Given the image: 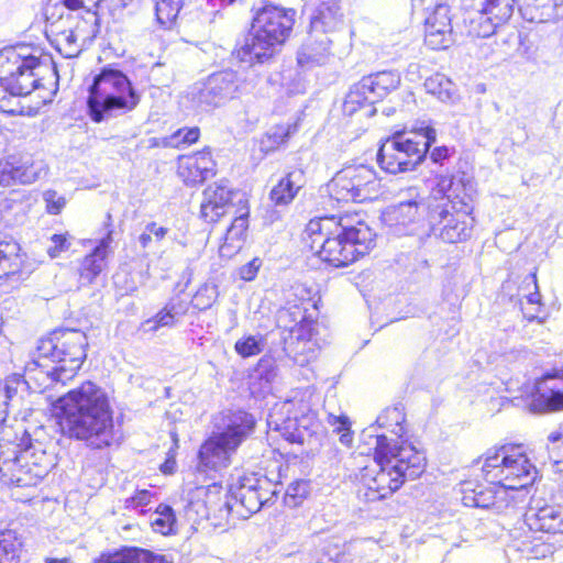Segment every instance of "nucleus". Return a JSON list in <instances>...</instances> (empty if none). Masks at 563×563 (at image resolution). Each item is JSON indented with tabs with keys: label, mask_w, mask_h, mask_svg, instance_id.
Instances as JSON below:
<instances>
[{
	"label": "nucleus",
	"mask_w": 563,
	"mask_h": 563,
	"mask_svg": "<svg viewBox=\"0 0 563 563\" xmlns=\"http://www.w3.org/2000/svg\"><path fill=\"white\" fill-rule=\"evenodd\" d=\"M54 408L65 437L93 450L119 444L108 394L93 382L70 389L55 401Z\"/></svg>",
	"instance_id": "nucleus-1"
},
{
	"label": "nucleus",
	"mask_w": 563,
	"mask_h": 563,
	"mask_svg": "<svg viewBox=\"0 0 563 563\" xmlns=\"http://www.w3.org/2000/svg\"><path fill=\"white\" fill-rule=\"evenodd\" d=\"M0 422V474L3 482L19 487L36 486L56 465L54 443L43 428L30 433Z\"/></svg>",
	"instance_id": "nucleus-2"
},
{
	"label": "nucleus",
	"mask_w": 563,
	"mask_h": 563,
	"mask_svg": "<svg viewBox=\"0 0 563 563\" xmlns=\"http://www.w3.org/2000/svg\"><path fill=\"white\" fill-rule=\"evenodd\" d=\"M306 244L321 261L333 267H345L366 255L375 245V233L363 221L352 223L349 216L310 220Z\"/></svg>",
	"instance_id": "nucleus-3"
},
{
	"label": "nucleus",
	"mask_w": 563,
	"mask_h": 563,
	"mask_svg": "<svg viewBox=\"0 0 563 563\" xmlns=\"http://www.w3.org/2000/svg\"><path fill=\"white\" fill-rule=\"evenodd\" d=\"M222 487L213 484L207 488H199L197 494H205V500H191L186 507L187 516L194 512L199 518L208 519L211 514L229 515L236 512L242 518H249L261 508L273 501L278 494L277 485L266 476L256 473L244 474L230 485V497L224 494L221 498Z\"/></svg>",
	"instance_id": "nucleus-4"
},
{
	"label": "nucleus",
	"mask_w": 563,
	"mask_h": 563,
	"mask_svg": "<svg viewBox=\"0 0 563 563\" xmlns=\"http://www.w3.org/2000/svg\"><path fill=\"white\" fill-rule=\"evenodd\" d=\"M374 441L375 461L379 471L375 476H363L367 501L386 498L400 488L407 479L418 478L426 468V456L407 441L391 444L385 434H371Z\"/></svg>",
	"instance_id": "nucleus-5"
},
{
	"label": "nucleus",
	"mask_w": 563,
	"mask_h": 563,
	"mask_svg": "<svg viewBox=\"0 0 563 563\" xmlns=\"http://www.w3.org/2000/svg\"><path fill=\"white\" fill-rule=\"evenodd\" d=\"M87 346V335L80 330L55 331L38 342L37 357L27 363L26 373L31 379L42 380L44 388L57 383L65 385L81 367Z\"/></svg>",
	"instance_id": "nucleus-6"
},
{
	"label": "nucleus",
	"mask_w": 563,
	"mask_h": 563,
	"mask_svg": "<svg viewBox=\"0 0 563 563\" xmlns=\"http://www.w3.org/2000/svg\"><path fill=\"white\" fill-rule=\"evenodd\" d=\"M295 15L294 9L263 0V5L254 11L250 31L236 42L233 56L250 65L268 62L288 38Z\"/></svg>",
	"instance_id": "nucleus-7"
},
{
	"label": "nucleus",
	"mask_w": 563,
	"mask_h": 563,
	"mask_svg": "<svg viewBox=\"0 0 563 563\" xmlns=\"http://www.w3.org/2000/svg\"><path fill=\"white\" fill-rule=\"evenodd\" d=\"M439 186L446 192V201L429 205V223L432 233L446 243H457L471 236L474 218L472 207L474 188L463 177L443 178Z\"/></svg>",
	"instance_id": "nucleus-8"
},
{
	"label": "nucleus",
	"mask_w": 563,
	"mask_h": 563,
	"mask_svg": "<svg viewBox=\"0 0 563 563\" xmlns=\"http://www.w3.org/2000/svg\"><path fill=\"white\" fill-rule=\"evenodd\" d=\"M317 405L318 398L313 390L310 388L296 390L289 399L272 409L267 424L287 442L312 449L322 432L316 410Z\"/></svg>",
	"instance_id": "nucleus-9"
},
{
	"label": "nucleus",
	"mask_w": 563,
	"mask_h": 563,
	"mask_svg": "<svg viewBox=\"0 0 563 563\" xmlns=\"http://www.w3.org/2000/svg\"><path fill=\"white\" fill-rule=\"evenodd\" d=\"M140 102L128 76L112 67H103L93 77L87 99L88 112L93 122L132 111Z\"/></svg>",
	"instance_id": "nucleus-10"
},
{
	"label": "nucleus",
	"mask_w": 563,
	"mask_h": 563,
	"mask_svg": "<svg viewBox=\"0 0 563 563\" xmlns=\"http://www.w3.org/2000/svg\"><path fill=\"white\" fill-rule=\"evenodd\" d=\"M254 417L243 410L230 411L223 417V429L210 435L200 446L199 464L218 470L231 464L238 448L253 432Z\"/></svg>",
	"instance_id": "nucleus-11"
},
{
	"label": "nucleus",
	"mask_w": 563,
	"mask_h": 563,
	"mask_svg": "<svg viewBox=\"0 0 563 563\" xmlns=\"http://www.w3.org/2000/svg\"><path fill=\"white\" fill-rule=\"evenodd\" d=\"M433 128L422 129V133L397 132L379 147L377 162L382 169L390 174L412 170L426 157L429 147L435 142Z\"/></svg>",
	"instance_id": "nucleus-12"
},
{
	"label": "nucleus",
	"mask_w": 563,
	"mask_h": 563,
	"mask_svg": "<svg viewBox=\"0 0 563 563\" xmlns=\"http://www.w3.org/2000/svg\"><path fill=\"white\" fill-rule=\"evenodd\" d=\"M40 58L24 55L14 48L0 53V109L7 111L5 106L11 97L27 96L40 87Z\"/></svg>",
	"instance_id": "nucleus-13"
},
{
	"label": "nucleus",
	"mask_w": 563,
	"mask_h": 563,
	"mask_svg": "<svg viewBox=\"0 0 563 563\" xmlns=\"http://www.w3.org/2000/svg\"><path fill=\"white\" fill-rule=\"evenodd\" d=\"M533 470L519 449L508 445L488 450L482 467L484 477L490 485H500L507 492L530 485L534 478Z\"/></svg>",
	"instance_id": "nucleus-14"
},
{
	"label": "nucleus",
	"mask_w": 563,
	"mask_h": 563,
	"mask_svg": "<svg viewBox=\"0 0 563 563\" xmlns=\"http://www.w3.org/2000/svg\"><path fill=\"white\" fill-rule=\"evenodd\" d=\"M331 196L338 201L363 202L377 197L379 183L373 167L351 165L335 174L329 184Z\"/></svg>",
	"instance_id": "nucleus-15"
},
{
	"label": "nucleus",
	"mask_w": 563,
	"mask_h": 563,
	"mask_svg": "<svg viewBox=\"0 0 563 563\" xmlns=\"http://www.w3.org/2000/svg\"><path fill=\"white\" fill-rule=\"evenodd\" d=\"M240 86L236 71L225 69L213 73L192 92L194 100L203 110L217 108L235 98Z\"/></svg>",
	"instance_id": "nucleus-16"
},
{
	"label": "nucleus",
	"mask_w": 563,
	"mask_h": 563,
	"mask_svg": "<svg viewBox=\"0 0 563 563\" xmlns=\"http://www.w3.org/2000/svg\"><path fill=\"white\" fill-rule=\"evenodd\" d=\"M46 169L42 161H35L31 155H9L0 161V186L9 187L15 184H32Z\"/></svg>",
	"instance_id": "nucleus-17"
},
{
	"label": "nucleus",
	"mask_w": 563,
	"mask_h": 563,
	"mask_svg": "<svg viewBox=\"0 0 563 563\" xmlns=\"http://www.w3.org/2000/svg\"><path fill=\"white\" fill-rule=\"evenodd\" d=\"M529 406L536 413L563 410V369H553L537 383Z\"/></svg>",
	"instance_id": "nucleus-18"
},
{
	"label": "nucleus",
	"mask_w": 563,
	"mask_h": 563,
	"mask_svg": "<svg viewBox=\"0 0 563 563\" xmlns=\"http://www.w3.org/2000/svg\"><path fill=\"white\" fill-rule=\"evenodd\" d=\"M461 493L464 506L492 509L497 514L506 510L511 501L508 492L500 485L485 487L465 482L461 486Z\"/></svg>",
	"instance_id": "nucleus-19"
},
{
	"label": "nucleus",
	"mask_w": 563,
	"mask_h": 563,
	"mask_svg": "<svg viewBox=\"0 0 563 563\" xmlns=\"http://www.w3.org/2000/svg\"><path fill=\"white\" fill-rule=\"evenodd\" d=\"M200 217L208 223H214L223 217L239 192L231 189L223 180L209 185L202 192Z\"/></svg>",
	"instance_id": "nucleus-20"
},
{
	"label": "nucleus",
	"mask_w": 563,
	"mask_h": 563,
	"mask_svg": "<svg viewBox=\"0 0 563 563\" xmlns=\"http://www.w3.org/2000/svg\"><path fill=\"white\" fill-rule=\"evenodd\" d=\"M216 163L209 152L202 151L194 155L178 157L177 174L187 186L202 184L213 177Z\"/></svg>",
	"instance_id": "nucleus-21"
},
{
	"label": "nucleus",
	"mask_w": 563,
	"mask_h": 563,
	"mask_svg": "<svg viewBox=\"0 0 563 563\" xmlns=\"http://www.w3.org/2000/svg\"><path fill=\"white\" fill-rule=\"evenodd\" d=\"M530 530L547 533H563V511L559 506H530L525 514Z\"/></svg>",
	"instance_id": "nucleus-22"
},
{
	"label": "nucleus",
	"mask_w": 563,
	"mask_h": 563,
	"mask_svg": "<svg viewBox=\"0 0 563 563\" xmlns=\"http://www.w3.org/2000/svg\"><path fill=\"white\" fill-rule=\"evenodd\" d=\"M112 242L111 232L102 238L80 262L78 274L80 286L91 285L107 266V257L110 254Z\"/></svg>",
	"instance_id": "nucleus-23"
},
{
	"label": "nucleus",
	"mask_w": 563,
	"mask_h": 563,
	"mask_svg": "<svg viewBox=\"0 0 563 563\" xmlns=\"http://www.w3.org/2000/svg\"><path fill=\"white\" fill-rule=\"evenodd\" d=\"M24 261L16 242H0V279L18 283L24 279Z\"/></svg>",
	"instance_id": "nucleus-24"
},
{
	"label": "nucleus",
	"mask_w": 563,
	"mask_h": 563,
	"mask_svg": "<svg viewBox=\"0 0 563 563\" xmlns=\"http://www.w3.org/2000/svg\"><path fill=\"white\" fill-rule=\"evenodd\" d=\"M331 43L328 36L305 43L297 53L298 65L303 69L324 65L331 56Z\"/></svg>",
	"instance_id": "nucleus-25"
},
{
	"label": "nucleus",
	"mask_w": 563,
	"mask_h": 563,
	"mask_svg": "<svg viewBox=\"0 0 563 563\" xmlns=\"http://www.w3.org/2000/svg\"><path fill=\"white\" fill-rule=\"evenodd\" d=\"M241 210L244 211L234 218L230 228L227 230L224 242L219 247L221 257H232L243 245L244 235L249 227V210L245 206H243Z\"/></svg>",
	"instance_id": "nucleus-26"
},
{
	"label": "nucleus",
	"mask_w": 563,
	"mask_h": 563,
	"mask_svg": "<svg viewBox=\"0 0 563 563\" xmlns=\"http://www.w3.org/2000/svg\"><path fill=\"white\" fill-rule=\"evenodd\" d=\"M399 85L400 75L395 70L378 71L361 79V87H365L375 101L397 89Z\"/></svg>",
	"instance_id": "nucleus-27"
},
{
	"label": "nucleus",
	"mask_w": 563,
	"mask_h": 563,
	"mask_svg": "<svg viewBox=\"0 0 563 563\" xmlns=\"http://www.w3.org/2000/svg\"><path fill=\"white\" fill-rule=\"evenodd\" d=\"M26 387L27 382L20 375H14L4 384H0V422L5 421L9 407L21 406Z\"/></svg>",
	"instance_id": "nucleus-28"
},
{
	"label": "nucleus",
	"mask_w": 563,
	"mask_h": 563,
	"mask_svg": "<svg viewBox=\"0 0 563 563\" xmlns=\"http://www.w3.org/2000/svg\"><path fill=\"white\" fill-rule=\"evenodd\" d=\"M426 44L432 49H445L452 42L451 21H437L435 18H426Z\"/></svg>",
	"instance_id": "nucleus-29"
},
{
	"label": "nucleus",
	"mask_w": 563,
	"mask_h": 563,
	"mask_svg": "<svg viewBox=\"0 0 563 563\" xmlns=\"http://www.w3.org/2000/svg\"><path fill=\"white\" fill-rule=\"evenodd\" d=\"M341 22V7L335 0L322 1L311 19L312 27L323 32L334 31Z\"/></svg>",
	"instance_id": "nucleus-30"
},
{
	"label": "nucleus",
	"mask_w": 563,
	"mask_h": 563,
	"mask_svg": "<svg viewBox=\"0 0 563 563\" xmlns=\"http://www.w3.org/2000/svg\"><path fill=\"white\" fill-rule=\"evenodd\" d=\"M424 88L444 103H454L459 99L456 86L443 74L438 73L427 78Z\"/></svg>",
	"instance_id": "nucleus-31"
},
{
	"label": "nucleus",
	"mask_w": 563,
	"mask_h": 563,
	"mask_svg": "<svg viewBox=\"0 0 563 563\" xmlns=\"http://www.w3.org/2000/svg\"><path fill=\"white\" fill-rule=\"evenodd\" d=\"M375 102L374 98L368 95L367 89L365 87H361V80L357 84H354L350 91L347 92L342 110L345 115H353L357 111L368 108L367 114L371 115L374 113V109H372V104Z\"/></svg>",
	"instance_id": "nucleus-32"
},
{
	"label": "nucleus",
	"mask_w": 563,
	"mask_h": 563,
	"mask_svg": "<svg viewBox=\"0 0 563 563\" xmlns=\"http://www.w3.org/2000/svg\"><path fill=\"white\" fill-rule=\"evenodd\" d=\"M302 172L294 170L287 174L286 177L279 180V183L272 189L271 199L276 206L287 205L294 198L300 185Z\"/></svg>",
	"instance_id": "nucleus-33"
},
{
	"label": "nucleus",
	"mask_w": 563,
	"mask_h": 563,
	"mask_svg": "<svg viewBox=\"0 0 563 563\" xmlns=\"http://www.w3.org/2000/svg\"><path fill=\"white\" fill-rule=\"evenodd\" d=\"M184 0H155V21L164 30H172L177 22Z\"/></svg>",
	"instance_id": "nucleus-34"
},
{
	"label": "nucleus",
	"mask_w": 563,
	"mask_h": 563,
	"mask_svg": "<svg viewBox=\"0 0 563 563\" xmlns=\"http://www.w3.org/2000/svg\"><path fill=\"white\" fill-rule=\"evenodd\" d=\"M406 415L400 405L386 408L376 419L379 428L390 431L398 438L406 432L405 428Z\"/></svg>",
	"instance_id": "nucleus-35"
},
{
	"label": "nucleus",
	"mask_w": 563,
	"mask_h": 563,
	"mask_svg": "<svg viewBox=\"0 0 563 563\" xmlns=\"http://www.w3.org/2000/svg\"><path fill=\"white\" fill-rule=\"evenodd\" d=\"M22 541L13 530L0 531V563H19Z\"/></svg>",
	"instance_id": "nucleus-36"
},
{
	"label": "nucleus",
	"mask_w": 563,
	"mask_h": 563,
	"mask_svg": "<svg viewBox=\"0 0 563 563\" xmlns=\"http://www.w3.org/2000/svg\"><path fill=\"white\" fill-rule=\"evenodd\" d=\"M410 198L401 200L394 209L395 219L400 224H408L416 221L420 214V208L423 207L422 199L416 192V189H410Z\"/></svg>",
	"instance_id": "nucleus-37"
},
{
	"label": "nucleus",
	"mask_w": 563,
	"mask_h": 563,
	"mask_svg": "<svg viewBox=\"0 0 563 563\" xmlns=\"http://www.w3.org/2000/svg\"><path fill=\"white\" fill-rule=\"evenodd\" d=\"M296 130V124H279L272 126L261 141V150L266 153L275 151L280 145L285 144Z\"/></svg>",
	"instance_id": "nucleus-38"
},
{
	"label": "nucleus",
	"mask_w": 563,
	"mask_h": 563,
	"mask_svg": "<svg viewBox=\"0 0 563 563\" xmlns=\"http://www.w3.org/2000/svg\"><path fill=\"white\" fill-rule=\"evenodd\" d=\"M307 308L297 303H288L277 311L276 321L279 328L292 331L306 319Z\"/></svg>",
	"instance_id": "nucleus-39"
},
{
	"label": "nucleus",
	"mask_w": 563,
	"mask_h": 563,
	"mask_svg": "<svg viewBox=\"0 0 563 563\" xmlns=\"http://www.w3.org/2000/svg\"><path fill=\"white\" fill-rule=\"evenodd\" d=\"M515 0H485L481 7L499 26L505 24L514 13Z\"/></svg>",
	"instance_id": "nucleus-40"
},
{
	"label": "nucleus",
	"mask_w": 563,
	"mask_h": 563,
	"mask_svg": "<svg viewBox=\"0 0 563 563\" xmlns=\"http://www.w3.org/2000/svg\"><path fill=\"white\" fill-rule=\"evenodd\" d=\"M498 25L489 18L482 7L470 16L468 33L476 37H489Z\"/></svg>",
	"instance_id": "nucleus-41"
},
{
	"label": "nucleus",
	"mask_w": 563,
	"mask_h": 563,
	"mask_svg": "<svg viewBox=\"0 0 563 563\" xmlns=\"http://www.w3.org/2000/svg\"><path fill=\"white\" fill-rule=\"evenodd\" d=\"M176 517L174 510L168 505L161 504L151 518V525L154 531L162 534H168L173 531Z\"/></svg>",
	"instance_id": "nucleus-42"
},
{
	"label": "nucleus",
	"mask_w": 563,
	"mask_h": 563,
	"mask_svg": "<svg viewBox=\"0 0 563 563\" xmlns=\"http://www.w3.org/2000/svg\"><path fill=\"white\" fill-rule=\"evenodd\" d=\"M136 547L123 545L118 549L103 551L93 563H133Z\"/></svg>",
	"instance_id": "nucleus-43"
},
{
	"label": "nucleus",
	"mask_w": 563,
	"mask_h": 563,
	"mask_svg": "<svg viewBox=\"0 0 563 563\" xmlns=\"http://www.w3.org/2000/svg\"><path fill=\"white\" fill-rule=\"evenodd\" d=\"M559 7L554 0H527V10H536L528 18L530 21H548L555 16V8Z\"/></svg>",
	"instance_id": "nucleus-44"
},
{
	"label": "nucleus",
	"mask_w": 563,
	"mask_h": 563,
	"mask_svg": "<svg viewBox=\"0 0 563 563\" xmlns=\"http://www.w3.org/2000/svg\"><path fill=\"white\" fill-rule=\"evenodd\" d=\"M218 296V286L213 283H206L196 291L192 305L198 310H207L216 302Z\"/></svg>",
	"instance_id": "nucleus-45"
},
{
	"label": "nucleus",
	"mask_w": 563,
	"mask_h": 563,
	"mask_svg": "<svg viewBox=\"0 0 563 563\" xmlns=\"http://www.w3.org/2000/svg\"><path fill=\"white\" fill-rule=\"evenodd\" d=\"M265 345L262 335L243 336L235 342L234 350L242 357H251L260 354Z\"/></svg>",
	"instance_id": "nucleus-46"
},
{
	"label": "nucleus",
	"mask_w": 563,
	"mask_h": 563,
	"mask_svg": "<svg viewBox=\"0 0 563 563\" xmlns=\"http://www.w3.org/2000/svg\"><path fill=\"white\" fill-rule=\"evenodd\" d=\"M200 131L198 128L179 129L163 140L166 147H180L183 145H191L198 141Z\"/></svg>",
	"instance_id": "nucleus-47"
},
{
	"label": "nucleus",
	"mask_w": 563,
	"mask_h": 563,
	"mask_svg": "<svg viewBox=\"0 0 563 563\" xmlns=\"http://www.w3.org/2000/svg\"><path fill=\"white\" fill-rule=\"evenodd\" d=\"M177 322V319L164 306L153 318L145 320L142 325L144 331L156 332L163 327L173 328Z\"/></svg>",
	"instance_id": "nucleus-48"
},
{
	"label": "nucleus",
	"mask_w": 563,
	"mask_h": 563,
	"mask_svg": "<svg viewBox=\"0 0 563 563\" xmlns=\"http://www.w3.org/2000/svg\"><path fill=\"white\" fill-rule=\"evenodd\" d=\"M328 422L334 428L333 431L340 434V442L345 446H350L353 442V433L349 418L345 416L329 415Z\"/></svg>",
	"instance_id": "nucleus-49"
},
{
	"label": "nucleus",
	"mask_w": 563,
	"mask_h": 563,
	"mask_svg": "<svg viewBox=\"0 0 563 563\" xmlns=\"http://www.w3.org/2000/svg\"><path fill=\"white\" fill-rule=\"evenodd\" d=\"M57 43L60 46V51L64 49L67 57H73L79 53V46L77 45V35L73 30H64L56 34Z\"/></svg>",
	"instance_id": "nucleus-50"
},
{
	"label": "nucleus",
	"mask_w": 563,
	"mask_h": 563,
	"mask_svg": "<svg viewBox=\"0 0 563 563\" xmlns=\"http://www.w3.org/2000/svg\"><path fill=\"white\" fill-rule=\"evenodd\" d=\"M309 494V484L305 481L291 483L286 490V503L297 506Z\"/></svg>",
	"instance_id": "nucleus-51"
},
{
	"label": "nucleus",
	"mask_w": 563,
	"mask_h": 563,
	"mask_svg": "<svg viewBox=\"0 0 563 563\" xmlns=\"http://www.w3.org/2000/svg\"><path fill=\"white\" fill-rule=\"evenodd\" d=\"M133 563H173V560L164 554L136 547Z\"/></svg>",
	"instance_id": "nucleus-52"
},
{
	"label": "nucleus",
	"mask_w": 563,
	"mask_h": 563,
	"mask_svg": "<svg viewBox=\"0 0 563 563\" xmlns=\"http://www.w3.org/2000/svg\"><path fill=\"white\" fill-rule=\"evenodd\" d=\"M43 200L46 203V211L51 214H58L66 205V199L58 196L55 190H46L43 194Z\"/></svg>",
	"instance_id": "nucleus-53"
},
{
	"label": "nucleus",
	"mask_w": 563,
	"mask_h": 563,
	"mask_svg": "<svg viewBox=\"0 0 563 563\" xmlns=\"http://www.w3.org/2000/svg\"><path fill=\"white\" fill-rule=\"evenodd\" d=\"M70 243L65 234H54L51 238V245L47 247V253L52 258L58 257L62 252L69 249Z\"/></svg>",
	"instance_id": "nucleus-54"
},
{
	"label": "nucleus",
	"mask_w": 563,
	"mask_h": 563,
	"mask_svg": "<svg viewBox=\"0 0 563 563\" xmlns=\"http://www.w3.org/2000/svg\"><path fill=\"white\" fill-rule=\"evenodd\" d=\"M256 372L261 378L269 382L276 376L275 361L271 356H263L256 366Z\"/></svg>",
	"instance_id": "nucleus-55"
},
{
	"label": "nucleus",
	"mask_w": 563,
	"mask_h": 563,
	"mask_svg": "<svg viewBox=\"0 0 563 563\" xmlns=\"http://www.w3.org/2000/svg\"><path fill=\"white\" fill-rule=\"evenodd\" d=\"M165 308L179 321L188 312L189 303L179 297H174L166 302Z\"/></svg>",
	"instance_id": "nucleus-56"
},
{
	"label": "nucleus",
	"mask_w": 563,
	"mask_h": 563,
	"mask_svg": "<svg viewBox=\"0 0 563 563\" xmlns=\"http://www.w3.org/2000/svg\"><path fill=\"white\" fill-rule=\"evenodd\" d=\"M427 18H435L437 21H451L450 7L443 0H438Z\"/></svg>",
	"instance_id": "nucleus-57"
},
{
	"label": "nucleus",
	"mask_w": 563,
	"mask_h": 563,
	"mask_svg": "<svg viewBox=\"0 0 563 563\" xmlns=\"http://www.w3.org/2000/svg\"><path fill=\"white\" fill-rule=\"evenodd\" d=\"M262 265V262L260 258H253L247 264L243 265L240 268V277L243 280L250 282L253 280Z\"/></svg>",
	"instance_id": "nucleus-58"
},
{
	"label": "nucleus",
	"mask_w": 563,
	"mask_h": 563,
	"mask_svg": "<svg viewBox=\"0 0 563 563\" xmlns=\"http://www.w3.org/2000/svg\"><path fill=\"white\" fill-rule=\"evenodd\" d=\"M151 496H152V494L150 490L143 489V490L136 492V494L133 497H131L128 500V503L132 507L145 506L151 501Z\"/></svg>",
	"instance_id": "nucleus-59"
},
{
	"label": "nucleus",
	"mask_w": 563,
	"mask_h": 563,
	"mask_svg": "<svg viewBox=\"0 0 563 563\" xmlns=\"http://www.w3.org/2000/svg\"><path fill=\"white\" fill-rule=\"evenodd\" d=\"M146 230L156 241L163 240L167 233V229L158 225L156 222H150L146 224Z\"/></svg>",
	"instance_id": "nucleus-60"
},
{
	"label": "nucleus",
	"mask_w": 563,
	"mask_h": 563,
	"mask_svg": "<svg viewBox=\"0 0 563 563\" xmlns=\"http://www.w3.org/2000/svg\"><path fill=\"white\" fill-rule=\"evenodd\" d=\"M449 156V150L445 146L435 147L431 154L430 157L434 163L441 164L445 158Z\"/></svg>",
	"instance_id": "nucleus-61"
},
{
	"label": "nucleus",
	"mask_w": 563,
	"mask_h": 563,
	"mask_svg": "<svg viewBox=\"0 0 563 563\" xmlns=\"http://www.w3.org/2000/svg\"><path fill=\"white\" fill-rule=\"evenodd\" d=\"M62 3L69 10L75 11L78 9H86L87 5L85 0H62Z\"/></svg>",
	"instance_id": "nucleus-62"
},
{
	"label": "nucleus",
	"mask_w": 563,
	"mask_h": 563,
	"mask_svg": "<svg viewBox=\"0 0 563 563\" xmlns=\"http://www.w3.org/2000/svg\"><path fill=\"white\" fill-rule=\"evenodd\" d=\"M153 238H152V234L148 233V231L146 230V228L144 229V232L140 235L139 238V242L141 244V246L143 249H146L150 246L151 242H152Z\"/></svg>",
	"instance_id": "nucleus-63"
},
{
	"label": "nucleus",
	"mask_w": 563,
	"mask_h": 563,
	"mask_svg": "<svg viewBox=\"0 0 563 563\" xmlns=\"http://www.w3.org/2000/svg\"><path fill=\"white\" fill-rule=\"evenodd\" d=\"M527 299L529 303H539L541 300V295L538 290H536L534 292L530 294Z\"/></svg>",
	"instance_id": "nucleus-64"
}]
</instances>
